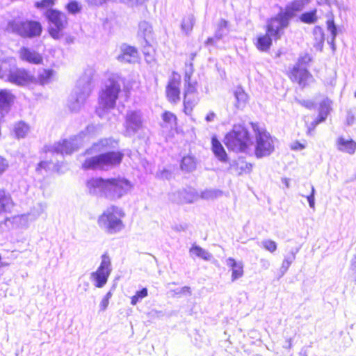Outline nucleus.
Segmentation results:
<instances>
[{
    "instance_id": "c9c22d12",
    "label": "nucleus",
    "mask_w": 356,
    "mask_h": 356,
    "mask_svg": "<svg viewBox=\"0 0 356 356\" xmlns=\"http://www.w3.org/2000/svg\"><path fill=\"white\" fill-rule=\"evenodd\" d=\"M317 10L305 12L300 16V20L305 24H315L318 21Z\"/></svg>"
},
{
    "instance_id": "6e6552de",
    "label": "nucleus",
    "mask_w": 356,
    "mask_h": 356,
    "mask_svg": "<svg viewBox=\"0 0 356 356\" xmlns=\"http://www.w3.org/2000/svg\"><path fill=\"white\" fill-rule=\"evenodd\" d=\"M7 31L22 38H32L40 35L42 25L33 20H12L8 23Z\"/></svg>"
},
{
    "instance_id": "423d86ee",
    "label": "nucleus",
    "mask_w": 356,
    "mask_h": 356,
    "mask_svg": "<svg viewBox=\"0 0 356 356\" xmlns=\"http://www.w3.org/2000/svg\"><path fill=\"white\" fill-rule=\"evenodd\" d=\"M227 147L236 152H245L251 143V138L247 129L241 124L234 125L224 140Z\"/></svg>"
},
{
    "instance_id": "e2e57ef3",
    "label": "nucleus",
    "mask_w": 356,
    "mask_h": 356,
    "mask_svg": "<svg viewBox=\"0 0 356 356\" xmlns=\"http://www.w3.org/2000/svg\"><path fill=\"white\" fill-rule=\"evenodd\" d=\"M226 31L224 30H221L217 28V30L216 31L215 35L217 40H220L223 35L225 34Z\"/></svg>"
},
{
    "instance_id": "864d4df0",
    "label": "nucleus",
    "mask_w": 356,
    "mask_h": 356,
    "mask_svg": "<svg viewBox=\"0 0 356 356\" xmlns=\"http://www.w3.org/2000/svg\"><path fill=\"white\" fill-rule=\"evenodd\" d=\"M314 195H315V189H314V186H312V192H311L310 195L306 196V197L307 199L309 207L313 209H314V208H315Z\"/></svg>"
},
{
    "instance_id": "e433bc0d",
    "label": "nucleus",
    "mask_w": 356,
    "mask_h": 356,
    "mask_svg": "<svg viewBox=\"0 0 356 356\" xmlns=\"http://www.w3.org/2000/svg\"><path fill=\"white\" fill-rule=\"evenodd\" d=\"M234 97L236 100V107L243 108L248 101V95L241 87H238L234 91Z\"/></svg>"
},
{
    "instance_id": "8fccbe9b",
    "label": "nucleus",
    "mask_w": 356,
    "mask_h": 356,
    "mask_svg": "<svg viewBox=\"0 0 356 356\" xmlns=\"http://www.w3.org/2000/svg\"><path fill=\"white\" fill-rule=\"evenodd\" d=\"M56 165V163L53 160H51L50 161H41L38 163L36 171L41 172L42 169L45 170L47 168L49 169L51 168L52 169H54Z\"/></svg>"
},
{
    "instance_id": "9b49d317",
    "label": "nucleus",
    "mask_w": 356,
    "mask_h": 356,
    "mask_svg": "<svg viewBox=\"0 0 356 356\" xmlns=\"http://www.w3.org/2000/svg\"><path fill=\"white\" fill-rule=\"evenodd\" d=\"M310 60L311 58L308 54L300 56L291 71L290 79L297 82L301 87L306 86L313 79L312 75L305 67Z\"/></svg>"
},
{
    "instance_id": "aec40b11",
    "label": "nucleus",
    "mask_w": 356,
    "mask_h": 356,
    "mask_svg": "<svg viewBox=\"0 0 356 356\" xmlns=\"http://www.w3.org/2000/svg\"><path fill=\"white\" fill-rule=\"evenodd\" d=\"M311 0H293L286 4L282 13L290 21L296 15V13L302 11L305 6Z\"/></svg>"
},
{
    "instance_id": "cd10ccee",
    "label": "nucleus",
    "mask_w": 356,
    "mask_h": 356,
    "mask_svg": "<svg viewBox=\"0 0 356 356\" xmlns=\"http://www.w3.org/2000/svg\"><path fill=\"white\" fill-rule=\"evenodd\" d=\"M13 207L10 195L3 190H0V214L10 212Z\"/></svg>"
},
{
    "instance_id": "a878e982",
    "label": "nucleus",
    "mask_w": 356,
    "mask_h": 356,
    "mask_svg": "<svg viewBox=\"0 0 356 356\" xmlns=\"http://www.w3.org/2000/svg\"><path fill=\"white\" fill-rule=\"evenodd\" d=\"M331 104L332 102L328 98L323 99L321 102L318 116L313 121L314 127H316L317 124L323 122L326 119L331 109Z\"/></svg>"
},
{
    "instance_id": "a19ab883",
    "label": "nucleus",
    "mask_w": 356,
    "mask_h": 356,
    "mask_svg": "<svg viewBox=\"0 0 356 356\" xmlns=\"http://www.w3.org/2000/svg\"><path fill=\"white\" fill-rule=\"evenodd\" d=\"M222 192L217 189H206L201 193V198L206 200H213L221 196Z\"/></svg>"
},
{
    "instance_id": "412c9836",
    "label": "nucleus",
    "mask_w": 356,
    "mask_h": 356,
    "mask_svg": "<svg viewBox=\"0 0 356 356\" xmlns=\"http://www.w3.org/2000/svg\"><path fill=\"white\" fill-rule=\"evenodd\" d=\"M193 74V64L191 63L188 69L186 70L184 81V95H198L197 90V81L193 80L191 76Z\"/></svg>"
},
{
    "instance_id": "0eeeda50",
    "label": "nucleus",
    "mask_w": 356,
    "mask_h": 356,
    "mask_svg": "<svg viewBox=\"0 0 356 356\" xmlns=\"http://www.w3.org/2000/svg\"><path fill=\"white\" fill-rule=\"evenodd\" d=\"M255 134L254 154L261 159L270 155L275 150V139L265 129L259 128L257 124L252 123Z\"/></svg>"
},
{
    "instance_id": "4c0bfd02",
    "label": "nucleus",
    "mask_w": 356,
    "mask_h": 356,
    "mask_svg": "<svg viewBox=\"0 0 356 356\" xmlns=\"http://www.w3.org/2000/svg\"><path fill=\"white\" fill-rule=\"evenodd\" d=\"M29 131V127L24 122H19L14 126V132L17 138H24Z\"/></svg>"
},
{
    "instance_id": "de8ad7c7",
    "label": "nucleus",
    "mask_w": 356,
    "mask_h": 356,
    "mask_svg": "<svg viewBox=\"0 0 356 356\" xmlns=\"http://www.w3.org/2000/svg\"><path fill=\"white\" fill-rule=\"evenodd\" d=\"M162 119L165 122L168 124L170 126V127H172L177 124V118L172 113L165 111L162 115Z\"/></svg>"
},
{
    "instance_id": "a18cd8bd",
    "label": "nucleus",
    "mask_w": 356,
    "mask_h": 356,
    "mask_svg": "<svg viewBox=\"0 0 356 356\" xmlns=\"http://www.w3.org/2000/svg\"><path fill=\"white\" fill-rule=\"evenodd\" d=\"M194 17L193 15H188L185 17L181 23V29L186 33H188L191 31L194 25Z\"/></svg>"
},
{
    "instance_id": "09e8293b",
    "label": "nucleus",
    "mask_w": 356,
    "mask_h": 356,
    "mask_svg": "<svg viewBox=\"0 0 356 356\" xmlns=\"http://www.w3.org/2000/svg\"><path fill=\"white\" fill-rule=\"evenodd\" d=\"M66 8L70 13L76 14L81 11V6L77 1H72L67 4Z\"/></svg>"
},
{
    "instance_id": "338daca9",
    "label": "nucleus",
    "mask_w": 356,
    "mask_h": 356,
    "mask_svg": "<svg viewBox=\"0 0 356 356\" xmlns=\"http://www.w3.org/2000/svg\"><path fill=\"white\" fill-rule=\"evenodd\" d=\"M173 229L177 232L184 231L186 229V225H175V227H173Z\"/></svg>"
},
{
    "instance_id": "473e14b6",
    "label": "nucleus",
    "mask_w": 356,
    "mask_h": 356,
    "mask_svg": "<svg viewBox=\"0 0 356 356\" xmlns=\"http://www.w3.org/2000/svg\"><path fill=\"white\" fill-rule=\"evenodd\" d=\"M199 102L198 95H184V111L190 115Z\"/></svg>"
},
{
    "instance_id": "5fc2aeb1",
    "label": "nucleus",
    "mask_w": 356,
    "mask_h": 356,
    "mask_svg": "<svg viewBox=\"0 0 356 356\" xmlns=\"http://www.w3.org/2000/svg\"><path fill=\"white\" fill-rule=\"evenodd\" d=\"M8 165V161L0 156V176L7 170Z\"/></svg>"
},
{
    "instance_id": "f257e3e1",
    "label": "nucleus",
    "mask_w": 356,
    "mask_h": 356,
    "mask_svg": "<svg viewBox=\"0 0 356 356\" xmlns=\"http://www.w3.org/2000/svg\"><path fill=\"white\" fill-rule=\"evenodd\" d=\"M87 187L90 193L113 200L128 193L132 185L124 177L111 179L95 177L88 181Z\"/></svg>"
},
{
    "instance_id": "680f3d73",
    "label": "nucleus",
    "mask_w": 356,
    "mask_h": 356,
    "mask_svg": "<svg viewBox=\"0 0 356 356\" xmlns=\"http://www.w3.org/2000/svg\"><path fill=\"white\" fill-rule=\"evenodd\" d=\"M216 118V115L214 112L211 111L209 112L205 117V120L207 122H213Z\"/></svg>"
},
{
    "instance_id": "2eb2a0df",
    "label": "nucleus",
    "mask_w": 356,
    "mask_h": 356,
    "mask_svg": "<svg viewBox=\"0 0 356 356\" xmlns=\"http://www.w3.org/2000/svg\"><path fill=\"white\" fill-rule=\"evenodd\" d=\"M289 24V20L281 11L275 17L268 21L266 32L275 40L279 39L281 36L280 31L287 27Z\"/></svg>"
},
{
    "instance_id": "4d7b16f0",
    "label": "nucleus",
    "mask_w": 356,
    "mask_h": 356,
    "mask_svg": "<svg viewBox=\"0 0 356 356\" xmlns=\"http://www.w3.org/2000/svg\"><path fill=\"white\" fill-rule=\"evenodd\" d=\"M131 6L142 4L145 0H122Z\"/></svg>"
},
{
    "instance_id": "774afa93",
    "label": "nucleus",
    "mask_w": 356,
    "mask_h": 356,
    "mask_svg": "<svg viewBox=\"0 0 356 356\" xmlns=\"http://www.w3.org/2000/svg\"><path fill=\"white\" fill-rule=\"evenodd\" d=\"M292 347V339L289 338L286 340L285 344L283 346L284 348H291Z\"/></svg>"
},
{
    "instance_id": "603ef678",
    "label": "nucleus",
    "mask_w": 356,
    "mask_h": 356,
    "mask_svg": "<svg viewBox=\"0 0 356 356\" xmlns=\"http://www.w3.org/2000/svg\"><path fill=\"white\" fill-rule=\"evenodd\" d=\"M261 243L262 246L270 252H274L277 250V243L274 241L264 240Z\"/></svg>"
},
{
    "instance_id": "4be33fe9",
    "label": "nucleus",
    "mask_w": 356,
    "mask_h": 356,
    "mask_svg": "<svg viewBox=\"0 0 356 356\" xmlns=\"http://www.w3.org/2000/svg\"><path fill=\"white\" fill-rule=\"evenodd\" d=\"M19 54L22 60L29 63L38 65L40 64L43 60L39 53L27 47L21 48Z\"/></svg>"
},
{
    "instance_id": "4468645a",
    "label": "nucleus",
    "mask_w": 356,
    "mask_h": 356,
    "mask_svg": "<svg viewBox=\"0 0 356 356\" xmlns=\"http://www.w3.org/2000/svg\"><path fill=\"white\" fill-rule=\"evenodd\" d=\"M143 115L140 111H128L124 123V135L134 136L143 127Z\"/></svg>"
},
{
    "instance_id": "dca6fc26",
    "label": "nucleus",
    "mask_w": 356,
    "mask_h": 356,
    "mask_svg": "<svg viewBox=\"0 0 356 356\" xmlns=\"http://www.w3.org/2000/svg\"><path fill=\"white\" fill-rule=\"evenodd\" d=\"M180 76L173 74L168 81L165 88V93L168 100L174 104L180 102Z\"/></svg>"
},
{
    "instance_id": "f8f14e48",
    "label": "nucleus",
    "mask_w": 356,
    "mask_h": 356,
    "mask_svg": "<svg viewBox=\"0 0 356 356\" xmlns=\"http://www.w3.org/2000/svg\"><path fill=\"white\" fill-rule=\"evenodd\" d=\"M45 15L49 22V31L54 39H59L61 36L60 32L65 29L67 24L65 14L54 9L47 10Z\"/></svg>"
},
{
    "instance_id": "ea45409f",
    "label": "nucleus",
    "mask_w": 356,
    "mask_h": 356,
    "mask_svg": "<svg viewBox=\"0 0 356 356\" xmlns=\"http://www.w3.org/2000/svg\"><path fill=\"white\" fill-rule=\"evenodd\" d=\"M46 207V204L43 203L37 204V205L35 206L29 213H28L30 218V220L33 221L36 220L44 212Z\"/></svg>"
},
{
    "instance_id": "72a5a7b5",
    "label": "nucleus",
    "mask_w": 356,
    "mask_h": 356,
    "mask_svg": "<svg viewBox=\"0 0 356 356\" xmlns=\"http://www.w3.org/2000/svg\"><path fill=\"white\" fill-rule=\"evenodd\" d=\"M271 37L268 32L265 35L259 36L255 43L257 48L261 51H267L272 45Z\"/></svg>"
},
{
    "instance_id": "ddd939ff",
    "label": "nucleus",
    "mask_w": 356,
    "mask_h": 356,
    "mask_svg": "<svg viewBox=\"0 0 356 356\" xmlns=\"http://www.w3.org/2000/svg\"><path fill=\"white\" fill-rule=\"evenodd\" d=\"M112 272L111 258L108 254L102 255V261L96 271L90 274V278L95 281V286L102 288L107 282L108 277Z\"/></svg>"
},
{
    "instance_id": "3c124183",
    "label": "nucleus",
    "mask_w": 356,
    "mask_h": 356,
    "mask_svg": "<svg viewBox=\"0 0 356 356\" xmlns=\"http://www.w3.org/2000/svg\"><path fill=\"white\" fill-rule=\"evenodd\" d=\"M112 295V292L110 291L102 298L99 305V312H104L107 309L109 304V300L111 298Z\"/></svg>"
},
{
    "instance_id": "7ed1b4c3",
    "label": "nucleus",
    "mask_w": 356,
    "mask_h": 356,
    "mask_svg": "<svg viewBox=\"0 0 356 356\" xmlns=\"http://www.w3.org/2000/svg\"><path fill=\"white\" fill-rule=\"evenodd\" d=\"M120 90V85L114 77L108 79L99 93V107L96 109L98 116L103 118L106 110L115 107Z\"/></svg>"
},
{
    "instance_id": "c756f323",
    "label": "nucleus",
    "mask_w": 356,
    "mask_h": 356,
    "mask_svg": "<svg viewBox=\"0 0 356 356\" xmlns=\"http://www.w3.org/2000/svg\"><path fill=\"white\" fill-rule=\"evenodd\" d=\"M55 74L53 70L40 69L38 72L37 78H35L33 83H38L40 85H46L49 83Z\"/></svg>"
},
{
    "instance_id": "c03bdc74",
    "label": "nucleus",
    "mask_w": 356,
    "mask_h": 356,
    "mask_svg": "<svg viewBox=\"0 0 356 356\" xmlns=\"http://www.w3.org/2000/svg\"><path fill=\"white\" fill-rule=\"evenodd\" d=\"M108 145V139H102L98 143L94 144L90 149H87L86 153L90 154L102 152L104 149V147H107Z\"/></svg>"
},
{
    "instance_id": "69168bd1",
    "label": "nucleus",
    "mask_w": 356,
    "mask_h": 356,
    "mask_svg": "<svg viewBox=\"0 0 356 356\" xmlns=\"http://www.w3.org/2000/svg\"><path fill=\"white\" fill-rule=\"evenodd\" d=\"M260 264H261V266L266 269L268 268V267L270 266L269 261H268L267 259H261L260 260Z\"/></svg>"
},
{
    "instance_id": "37998d69",
    "label": "nucleus",
    "mask_w": 356,
    "mask_h": 356,
    "mask_svg": "<svg viewBox=\"0 0 356 356\" xmlns=\"http://www.w3.org/2000/svg\"><path fill=\"white\" fill-rule=\"evenodd\" d=\"M327 30L331 33V38H327V42L331 45L332 49H334V40L337 35V29L333 20L327 21Z\"/></svg>"
},
{
    "instance_id": "1a4fd4ad",
    "label": "nucleus",
    "mask_w": 356,
    "mask_h": 356,
    "mask_svg": "<svg viewBox=\"0 0 356 356\" xmlns=\"http://www.w3.org/2000/svg\"><path fill=\"white\" fill-rule=\"evenodd\" d=\"M7 63L0 59V78L7 80L13 84L18 86H26L35 81V77L26 70L15 68L10 70L7 74L6 69Z\"/></svg>"
},
{
    "instance_id": "a211bd4d",
    "label": "nucleus",
    "mask_w": 356,
    "mask_h": 356,
    "mask_svg": "<svg viewBox=\"0 0 356 356\" xmlns=\"http://www.w3.org/2000/svg\"><path fill=\"white\" fill-rule=\"evenodd\" d=\"M15 99L10 90H0V121L8 113Z\"/></svg>"
},
{
    "instance_id": "79ce46f5",
    "label": "nucleus",
    "mask_w": 356,
    "mask_h": 356,
    "mask_svg": "<svg viewBox=\"0 0 356 356\" xmlns=\"http://www.w3.org/2000/svg\"><path fill=\"white\" fill-rule=\"evenodd\" d=\"M296 259V252L294 251H291V252L285 256L282 266L280 268V272L282 273V275H283L289 269L291 264L293 262V261Z\"/></svg>"
},
{
    "instance_id": "6ab92c4d",
    "label": "nucleus",
    "mask_w": 356,
    "mask_h": 356,
    "mask_svg": "<svg viewBox=\"0 0 356 356\" xmlns=\"http://www.w3.org/2000/svg\"><path fill=\"white\" fill-rule=\"evenodd\" d=\"M138 58L137 49L127 44H122L120 47V54L117 56V59L121 63H135Z\"/></svg>"
},
{
    "instance_id": "f704fd0d",
    "label": "nucleus",
    "mask_w": 356,
    "mask_h": 356,
    "mask_svg": "<svg viewBox=\"0 0 356 356\" xmlns=\"http://www.w3.org/2000/svg\"><path fill=\"white\" fill-rule=\"evenodd\" d=\"M313 35L315 41L314 47L317 49L321 50L325 40L323 29L318 26H315L313 29Z\"/></svg>"
},
{
    "instance_id": "052dcab7",
    "label": "nucleus",
    "mask_w": 356,
    "mask_h": 356,
    "mask_svg": "<svg viewBox=\"0 0 356 356\" xmlns=\"http://www.w3.org/2000/svg\"><path fill=\"white\" fill-rule=\"evenodd\" d=\"M218 41V40H216V35H214L213 37H210V38H207V40L205 42V45L206 46H209V45L214 46V45H216V44L217 43Z\"/></svg>"
},
{
    "instance_id": "393cba45",
    "label": "nucleus",
    "mask_w": 356,
    "mask_h": 356,
    "mask_svg": "<svg viewBox=\"0 0 356 356\" xmlns=\"http://www.w3.org/2000/svg\"><path fill=\"white\" fill-rule=\"evenodd\" d=\"M337 147L338 150L352 155L355 152L356 143L352 139L346 140L339 137L337 140Z\"/></svg>"
},
{
    "instance_id": "6e6d98bb",
    "label": "nucleus",
    "mask_w": 356,
    "mask_h": 356,
    "mask_svg": "<svg viewBox=\"0 0 356 356\" xmlns=\"http://www.w3.org/2000/svg\"><path fill=\"white\" fill-rule=\"evenodd\" d=\"M299 104L307 108H313L314 106V102L309 100H298Z\"/></svg>"
},
{
    "instance_id": "0e129e2a",
    "label": "nucleus",
    "mask_w": 356,
    "mask_h": 356,
    "mask_svg": "<svg viewBox=\"0 0 356 356\" xmlns=\"http://www.w3.org/2000/svg\"><path fill=\"white\" fill-rule=\"evenodd\" d=\"M305 148V145L298 143V142H296L293 146H292V149H299V150H301V149H303Z\"/></svg>"
},
{
    "instance_id": "bf43d9fd",
    "label": "nucleus",
    "mask_w": 356,
    "mask_h": 356,
    "mask_svg": "<svg viewBox=\"0 0 356 356\" xmlns=\"http://www.w3.org/2000/svg\"><path fill=\"white\" fill-rule=\"evenodd\" d=\"M227 24H228L227 21H226L225 19H220V21L218 22V29L224 30L225 31H227Z\"/></svg>"
},
{
    "instance_id": "9d476101",
    "label": "nucleus",
    "mask_w": 356,
    "mask_h": 356,
    "mask_svg": "<svg viewBox=\"0 0 356 356\" xmlns=\"http://www.w3.org/2000/svg\"><path fill=\"white\" fill-rule=\"evenodd\" d=\"M83 135L85 134L81 133L70 140H63L52 145L46 146L45 152L60 157H63L64 154H71L83 145Z\"/></svg>"
},
{
    "instance_id": "bb28decb",
    "label": "nucleus",
    "mask_w": 356,
    "mask_h": 356,
    "mask_svg": "<svg viewBox=\"0 0 356 356\" xmlns=\"http://www.w3.org/2000/svg\"><path fill=\"white\" fill-rule=\"evenodd\" d=\"M177 201L178 203H192L196 200L197 194L195 190L192 188L183 189L177 192Z\"/></svg>"
},
{
    "instance_id": "f03ea898",
    "label": "nucleus",
    "mask_w": 356,
    "mask_h": 356,
    "mask_svg": "<svg viewBox=\"0 0 356 356\" xmlns=\"http://www.w3.org/2000/svg\"><path fill=\"white\" fill-rule=\"evenodd\" d=\"M125 214L123 210L116 206L108 207L98 217L97 225L100 229L109 234L121 232L124 228L122 218Z\"/></svg>"
},
{
    "instance_id": "2f4dec72",
    "label": "nucleus",
    "mask_w": 356,
    "mask_h": 356,
    "mask_svg": "<svg viewBox=\"0 0 356 356\" xmlns=\"http://www.w3.org/2000/svg\"><path fill=\"white\" fill-rule=\"evenodd\" d=\"M30 220V218L28 213L17 215L11 217L10 218H7L6 220V223L10 222L13 227H26Z\"/></svg>"
},
{
    "instance_id": "5701e85b",
    "label": "nucleus",
    "mask_w": 356,
    "mask_h": 356,
    "mask_svg": "<svg viewBox=\"0 0 356 356\" xmlns=\"http://www.w3.org/2000/svg\"><path fill=\"white\" fill-rule=\"evenodd\" d=\"M251 170L252 164L247 163L241 158L232 161L229 168V172L235 175H241L243 172H250Z\"/></svg>"
},
{
    "instance_id": "39448f33",
    "label": "nucleus",
    "mask_w": 356,
    "mask_h": 356,
    "mask_svg": "<svg viewBox=\"0 0 356 356\" xmlns=\"http://www.w3.org/2000/svg\"><path fill=\"white\" fill-rule=\"evenodd\" d=\"M124 154L119 151H110L86 159L83 168L86 170L100 169L107 170L118 165L122 161Z\"/></svg>"
},
{
    "instance_id": "58836bf2",
    "label": "nucleus",
    "mask_w": 356,
    "mask_h": 356,
    "mask_svg": "<svg viewBox=\"0 0 356 356\" xmlns=\"http://www.w3.org/2000/svg\"><path fill=\"white\" fill-rule=\"evenodd\" d=\"M181 168L186 172H191L196 168V163L193 157L188 156H184L181 163Z\"/></svg>"
},
{
    "instance_id": "f3484780",
    "label": "nucleus",
    "mask_w": 356,
    "mask_h": 356,
    "mask_svg": "<svg viewBox=\"0 0 356 356\" xmlns=\"http://www.w3.org/2000/svg\"><path fill=\"white\" fill-rule=\"evenodd\" d=\"M138 35L143 38L145 44L143 51L147 58L149 56L150 52L149 49L151 47V42L153 39L152 25L146 21L141 22L138 25Z\"/></svg>"
},
{
    "instance_id": "7c9ffc66",
    "label": "nucleus",
    "mask_w": 356,
    "mask_h": 356,
    "mask_svg": "<svg viewBox=\"0 0 356 356\" xmlns=\"http://www.w3.org/2000/svg\"><path fill=\"white\" fill-rule=\"evenodd\" d=\"M212 151L215 156L222 162H225L227 159V153L222 147L220 142L217 139L216 136H213L211 138Z\"/></svg>"
},
{
    "instance_id": "c85d7f7f",
    "label": "nucleus",
    "mask_w": 356,
    "mask_h": 356,
    "mask_svg": "<svg viewBox=\"0 0 356 356\" xmlns=\"http://www.w3.org/2000/svg\"><path fill=\"white\" fill-rule=\"evenodd\" d=\"M189 254L193 258L198 257L207 261H211L213 258L211 253L197 245H192L189 250Z\"/></svg>"
},
{
    "instance_id": "b1692460",
    "label": "nucleus",
    "mask_w": 356,
    "mask_h": 356,
    "mask_svg": "<svg viewBox=\"0 0 356 356\" xmlns=\"http://www.w3.org/2000/svg\"><path fill=\"white\" fill-rule=\"evenodd\" d=\"M226 265L232 270V281L234 282L243 275V264L241 261H236L232 257L225 261Z\"/></svg>"
},
{
    "instance_id": "49530a36",
    "label": "nucleus",
    "mask_w": 356,
    "mask_h": 356,
    "mask_svg": "<svg viewBox=\"0 0 356 356\" xmlns=\"http://www.w3.org/2000/svg\"><path fill=\"white\" fill-rule=\"evenodd\" d=\"M147 295L148 291L147 288H143L141 290L136 291V294L131 298V304L132 305H136L138 302L147 297Z\"/></svg>"
},
{
    "instance_id": "20e7f679",
    "label": "nucleus",
    "mask_w": 356,
    "mask_h": 356,
    "mask_svg": "<svg viewBox=\"0 0 356 356\" xmlns=\"http://www.w3.org/2000/svg\"><path fill=\"white\" fill-rule=\"evenodd\" d=\"M90 81V74L84 75L78 80L67 102L68 108L72 112L78 113L83 108L91 92Z\"/></svg>"
},
{
    "instance_id": "13d9d810",
    "label": "nucleus",
    "mask_w": 356,
    "mask_h": 356,
    "mask_svg": "<svg viewBox=\"0 0 356 356\" xmlns=\"http://www.w3.org/2000/svg\"><path fill=\"white\" fill-rule=\"evenodd\" d=\"M188 293L191 295V289L190 287L188 286H184V287H181L180 289H177L176 291H175V293L176 294H181V293Z\"/></svg>"
}]
</instances>
